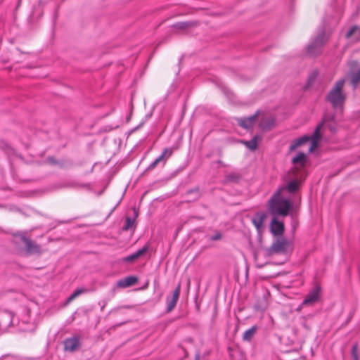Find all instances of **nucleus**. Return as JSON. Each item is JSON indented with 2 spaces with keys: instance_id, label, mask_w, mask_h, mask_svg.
Segmentation results:
<instances>
[{
  "instance_id": "9b49d317",
  "label": "nucleus",
  "mask_w": 360,
  "mask_h": 360,
  "mask_svg": "<svg viewBox=\"0 0 360 360\" xmlns=\"http://www.w3.org/2000/svg\"><path fill=\"white\" fill-rule=\"evenodd\" d=\"M79 347V340L77 338L67 339L64 342V349L65 351L75 352Z\"/></svg>"
},
{
  "instance_id": "a878e982",
  "label": "nucleus",
  "mask_w": 360,
  "mask_h": 360,
  "mask_svg": "<svg viewBox=\"0 0 360 360\" xmlns=\"http://www.w3.org/2000/svg\"><path fill=\"white\" fill-rule=\"evenodd\" d=\"M192 25H193L192 22H183L177 23L176 25H175V27L177 29L184 30V29H187L188 27H189Z\"/></svg>"
},
{
  "instance_id": "7ed1b4c3",
  "label": "nucleus",
  "mask_w": 360,
  "mask_h": 360,
  "mask_svg": "<svg viewBox=\"0 0 360 360\" xmlns=\"http://www.w3.org/2000/svg\"><path fill=\"white\" fill-rule=\"evenodd\" d=\"M345 82V80L344 79L338 80L327 95V101L334 108L342 107L345 103L346 95L342 92Z\"/></svg>"
},
{
  "instance_id": "0eeeda50",
  "label": "nucleus",
  "mask_w": 360,
  "mask_h": 360,
  "mask_svg": "<svg viewBox=\"0 0 360 360\" xmlns=\"http://www.w3.org/2000/svg\"><path fill=\"white\" fill-rule=\"evenodd\" d=\"M321 288L316 285L306 296L302 302V306H311L315 304L320 297Z\"/></svg>"
},
{
  "instance_id": "5701e85b",
  "label": "nucleus",
  "mask_w": 360,
  "mask_h": 360,
  "mask_svg": "<svg viewBox=\"0 0 360 360\" xmlns=\"http://www.w3.org/2000/svg\"><path fill=\"white\" fill-rule=\"evenodd\" d=\"M85 290L82 288L77 289L67 300L68 302H70L72 300H74L76 297H77L79 295H82L83 292H84Z\"/></svg>"
},
{
  "instance_id": "4468645a",
  "label": "nucleus",
  "mask_w": 360,
  "mask_h": 360,
  "mask_svg": "<svg viewBox=\"0 0 360 360\" xmlns=\"http://www.w3.org/2000/svg\"><path fill=\"white\" fill-rule=\"evenodd\" d=\"M266 219V214L262 212H259L255 214V216L252 219V223L257 228V229L260 231L263 229L264 221Z\"/></svg>"
},
{
  "instance_id": "f03ea898",
  "label": "nucleus",
  "mask_w": 360,
  "mask_h": 360,
  "mask_svg": "<svg viewBox=\"0 0 360 360\" xmlns=\"http://www.w3.org/2000/svg\"><path fill=\"white\" fill-rule=\"evenodd\" d=\"M323 124H319L313 135L311 136H304L300 139L295 140L290 146V150H295L299 146L304 145V143L311 141V145L309 148V152H313L318 146L319 142L321 139V129L322 128Z\"/></svg>"
},
{
  "instance_id": "bb28decb",
  "label": "nucleus",
  "mask_w": 360,
  "mask_h": 360,
  "mask_svg": "<svg viewBox=\"0 0 360 360\" xmlns=\"http://www.w3.org/2000/svg\"><path fill=\"white\" fill-rule=\"evenodd\" d=\"M228 179L229 180H235L236 179V176L235 174H230L228 176Z\"/></svg>"
},
{
  "instance_id": "dca6fc26",
  "label": "nucleus",
  "mask_w": 360,
  "mask_h": 360,
  "mask_svg": "<svg viewBox=\"0 0 360 360\" xmlns=\"http://www.w3.org/2000/svg\"><path fill=\"white\" fill-rule=\"evenodd\" d=\"M271 231L275 235L282 234L284 231V225L282 222L278 221L276 218L271 221Z\"/></svg>"
},
{
  "instance_id": "39448f33",
  "label": "nucleus",
  "mask_w": 360,
  "mask_h": 360,
  "mask_svg": "<svg viewBox=\"0 0 360 360\" xmlns=\"http://www.w3.org/2000/svg\"><path fill=\"white\" fill-rule=\"evenodd\" d=\"M292 172L295 173L294 169H292ZM294 176L295 179L289 181L286 186L279 188L278 192L284 195H286L287 193H294L296 192L300 184L302 176H300L299 174H294Z\"/></svg>"
},
{
  "instance_id": "aec40b11",
  "label": "nucleus",
  "mask_w": 360,
  "mask_h": 360,
  "mask_svg": "<svg viewBox=\"0 0 360 360\" xmlns=\"http://www.w3.org/2000/svg\"><path fill=\"white\" fill-rule=\"evenodd\" d=\"M347 38H354L355 41L360 39V27L358 26H353L347 33Z\"/></svg>"
},
{
  "instance_id": "4be33fe9",
  "label": "nucleus",
  "mask_w": 360,
  "mask_h": 360,
  "mask_svg": "<svg viewBox=\"0 0 360 360\" xmlns=\"http://www.w3.org/2000/svg\"><path fill=\"white\" fill-rule=\"evenodd\" d=\"M274 124V120L271 118L263 119L259 122V127L263 130H267L271 128Z\"/></svg>"
},
{
  "instance_id": "f257e3e1",
  "label": "nucleus",
  "mask_w": 360,
  "mask_h": 360,
  "mask_svg": "<svg viewBox=\"0 0 360 360\" xmlns=\"http://www.w3.org/2000/svg\"><path fill=\"white\" fill-rule=\"evenodd\" d=\"M292 208L290 200L279 192H276L269 202V212L274 215L285 217Z\"/></svg>"
},
{
  "instance_id": "a211bd4d",
  "label": "nucleus",
  "mask_w": 360,
  "mask_h": 360,
  "mask_svg": "<svg viewBox=\"0 0 360 360\" xmlns=\"http://www.w3.org/2000/svg\"><path fill=\"white\" fill-rule=\"evenodd\" d=\"M306 155L303 153H300L297 156L292 159V163L295 165V169H299V167L302 168L306 162Z\"/></svg>"
},
{
  "instance_id": "1a4fd4ad",
  "label": "nucleus",
  "mask_w": 360,
  "mask_h": 360,
  "mask_svg": "<svg viewBox=\"0 0 360 360\" xmlns=\"http://www.w3.org/2000/svg\"><path fill=\"white\" fill-rule=\"evenodd\" d=\"M180 295V285H179L175 290L173 292L172 296L167 298V312H170L172 311L179 300Z\"/></svg>"
},
{
  "instance_id": "2eb2a0df",
  "label": "nucleus",
  "mask_w": 360,
  "mask_h": 360,
  "mask_svg": "<svg viewBox=\"0 0 360 360\" xmlns=\"http://www.w3.org/2000/svg\"><path fill=\"white\" fill-rule=\"evenodd\" d=\"M138 279L135 276H128L123 279H121L117 281V286L120 288H128L129 286L134 285L137 282Z\"/></svg>"
},
{
  "instance_id": "9d476101",
  "label": "nucleus",
  "mask_w": 360,
  "mask_h": 360,
  "mask_svg": "<svg viewBox=\"0 0 360 360\" xmlns=\"http://www.w3.org/2000/svg\"><path fill=\"white\" fill-rule=\"evenodd\" d=\"M258 113L259 112H257L255 115L248 117L238 118L237 120L238 124L245 129H250L255 124Z\"/></svg>"
},
{
  "instance_id": "412c9836",
  "label": "nucleus",
  "mask_w": 360,
  "mask_h": 360,
  "mask_svg": "<svg viewBox=\"0 0 360 360\" xmlns=\"http://www.w3.org/2000/svg\"><path fill=\"white\" fill-rule=\"evenodd\" d=\"M257 330V327L254 326L250 329L245 330L243 335V340L244 341L250 342L256 333Z\"/></svg>"
},
{
  "instance_id": "20e7f679",
  "label": "nucleus",
  "mask_w": 360,
  "mask_h": 360,
  "mask_svg": "<svg viewBox=\"0 0 360 360\" xmlns=\"http://www.w3.org/2000/svg\"><path fill=\"white\" fill-rule=\"evenodd\" d=\"M291 248L292 243L290 241L285 238H281L274 242L268 251L269 254L271 255L285 252Z\"/></svg>"
},
{
  "instance_id": "b1692460",
  "label": "nucleus",
  "mask_w": 360,
  "mask_h": 360,
  "mask_svg": "<svg viewBox=\"0 0 360 360\" xmlns=\"http://www.w3.org/2000/svg\"><path fill=\"white\" fill-rule=\"evenodd\" d=\"M134 224V219H131L130 217H127L125 224L123 226V230L127 231L131 229Z\"/></svg>"
},
{
  "instance_id": "f8f14e48",
  "label": "nucleus",
  "mask_w": 360,
  "mask_h": 360,
  "mask_svg": "<svg viewBox=\"0 0 360 360\" xmlns=\"http://www.w3.org/2000/svg\"><path fill=\"white\" fill-rule=\"evenodd\" d=\"M21 240L24 242L26 250L30 253H40V247L30 239L26 238L25 236L21 237Z\"/></svg>"
},
{
  "instance_id": "ddd939ff",
  "label": "nucleus",
  "mask_w": 360,
  "mask_h": 360,
  "mask_svg": "<svg viewBox=\"0 0 360 360\" xmlns=\"http://www.w3.org/2000/svg\"><path fill=\"white\" fill-rule=\"evenodd\" d=\"M348 77H349L350 82L354 88H356L360 83V66H357L352 69L349 73Z\"/></svg>"
},
{
  "instance_id": "cd10ccee",
  "label": "nucleus",
  "mask_w": 360,
  "mask_h": 360,
  "mask_svg": "<svg viewBox=\"0 0 360 360\" xmlns=\"http://www.w3.org/2000/svg\"><path fill=\"white\" fill-rule=\"evenodd\" d=\"M316 77V75H311L310 76L309 79V84H311V83L312 82V81L315 79Z\"/></svg>"
},
{
  "instance_id": "6e6552de",
  "label": "nucleus",
  "mask_w": 360,
  "mask_h": 360,
  "mask_svg": "<svg viewBox=\"0 0 360 360\" xmlns=\"http://www.w3.org/2000/svg\"><path fill=\"white\" fill-rule=\"evenodd\" d=\"M173 150L172 148H165L162 154L156 158L148 167V170H152L155 168L158 165L162 162L163 165L166 163L167 159L172 155Z\"/></svg>"
},
{
  "instance_id": "c85d7f7f",
  "label": "nucleus",
  "mask_w": 360,
  "mask_h": 360,
  "mask_svg": "<svg viewBox=\"0 0 360 360\" xmlns=\"http://www.w3.org/2000/svg\"><path fill=\"white\" fill-rule=\"evenodd\" d=\"M328 127L330 128V130L331 131H335V128L332 125V124H328Z\"/></svg>"
},
{
  "instance_id": "6ab92c4d",
  "label": "nucleus",
  "mask_w": 360,
  "mask_h": 360,
  "mask_svg": "<svg viewBox=\"0 0 360 360\" xmlns=\"http://www.w3.org/2000/svg\"><path fill=\"white\" fill-rule=\"evenodd\" d=\"M260 140L261 137L259 136H255L250 141H242L241 142L250 150H255L257 148L258 141Z\"/></svg>"
},
{
  "instance_id": "393cba45",
  "label": "nucleus",
  "mask_w": 360,
  "mask_h": 360,
  "mask_svg": "<svg viewBox=\"0 0 360 360\" xmlns=\"http://www.w3.org/2000/svg\"><path fill=\"white\" fill-rule=\"evenodd\" d=\"M351 354L353 360H359L358 345L354 344L352 347Z\"/></svg>"
},
{
  "instance_id": "f3484780",
  "label": "nucleus",
  "mask_w": 360,
  "mask_h": 360,
  "mask_svg": "<svg viewBox=\"0 0 360 360\" xmlns=\"http://www.w3.org/2000/svg\"><path fill=\"white\" fill-rule=\"evenodd\" d=\"M148 250V246L145 245L141 249L139 250L134 254L127 256L123 259V261L131 262L134 261L135 259H138L139 257L142 256L143 254H145Z\"/></svg>"
},
{
  "instance_id": "423d86ee",
  "label": "nucleus",
  "mask_w": 360,
  "mask_h": 360,
  "mask_svg": "<svg viewBox=\"0 0 360 360\" xmlns=\"http://www.w3.org/2000/svg\"><path fill=\"white\" fill-rule=\"evenodd\" d=\"M328 40V36L322 32L319 34L315 40L307 47V52L311 55L316 54V49L322 46Z\"/></svg>"
}]
</instances>
